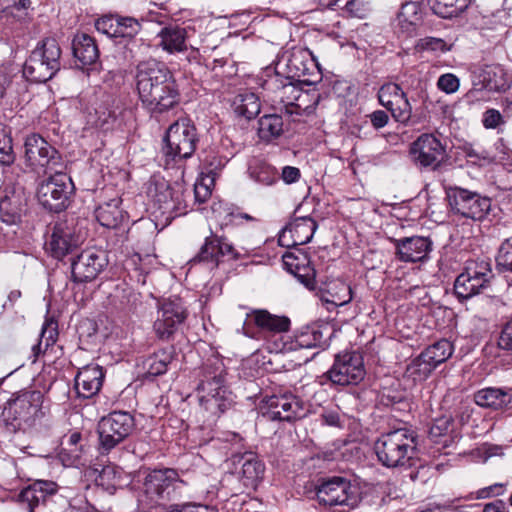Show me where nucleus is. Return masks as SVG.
<instances>
[{
    "label": "nucleus",
    "mask_w": 512,
    "mask_h": 512,
    "mask_svg": "<svg viewBox=\"0 0 512 512\" xmlns=\"http://www.w3.org/2000/svg\"><path fill=\"white\" fill-rule=\"evenodd\" d=\"M136 88L142 105L151 113L166 112L180 101L173 73L155 60L138 64Z\"/></svg>",
    "instance_id": "f257e3e1"
},
{
    "label": "nucleus",
    "mask_w": 512,
    "mask_h": 512,
    "mask_svg": "<svg viewBox=\"0 0 512 512\" xmlns=\"http://www.w3.org/2000/svg\"><path fill=\"white\" fill-rule=\"evenodd\" d=\"M417 435L408 428L382 434L374 444L378 461L387 468H409L417 458Z\"/></svg>",
    "instance_id": "f03ea898"
},
{
    "label": "nucleus",
    "mask_w": 512,
    "mask_h": 512,
    "mask_svg": "<svg viewBox=\"0 0 512 512\" xmlns=\"http://www.w3.org/2000/svg\"><path fill=\"white\" fill-rule=\"evenodd\" d=\"M60 57L61 49L56 39L46 38L31 52L23 74L31 81L46 82L59 71Z\"/></svg>",
    "instance_id": "7ed1b4c3"
},
{
    "label": "nucleus",
    "mask_w": 512,
    "mask_h": 512,
    "mask_svg": "<svg viewBox=\"0 0 512 512\" xmlns=\"http://www.w3.org/2000/svg\"><path fill=\"white\" fill-rule=\"evenodd\" d=\"M197 391L200 405L205 410L215 414L217 412L222 413L227 409L228 392L224 386L221 365L204 367Z\"/></svg>",
    "instance_id": "20e7f679"
},
{
    "label": "nucleus",
    "mask_w": 512,
    "mask_h": 512,
    "mask_svg": "<svg viewBox=\"0 0 512 512\" xmlns=\"http://www.w3.org/2000/svg\"><path fill=\"white\" fill-rule=\"evenodd\" d=\"M316 497L320 505L330 508L340 506L352 510L360 502L351 481L337 476L323 479L316 488Z\"/></svg>",
    "instance_id": "39448f33"
},
{
    "label": "nucleus",
    "mask_w": 512,
    "mask_h": 512,
    "mask_svg": "<svg viewBox=\"0 0 512 512\" xmlns=\"http://www.w3.org/2000/svg\"><path fill=\"white\" fill-rule=\"evenodd\" d=\"M197 140L194 124L187 118H181L171 124L166 132L164 154L173 160L187 159L194 153Z\"/></svg>",
    "instance_id": "423d86ee"
},
{
    "label": "nucleus",
    "mask_w": 512,
    "mask_h": 512,
    "mask_svg": "<svg viewBox=\"0 0 512 512\" xmlns=\"http://www.w3.org/2000/svg\"><path fill=\"white\" fill-rule=\"evenodd\" d=\"M184 485L176 470L155 469L146 476L144 491L148 498L160 505L179 496Z\"/></svg>",
    "instance_id": "0eeeda50"
},
{
    "label": "nucleus",
    "mask_w": 512,
    "mask_h": 512,
    "mask_svg": "<svg viewBox=\"0 0 512 512\" xmlns=\"http://www.w3.org/2000/svg\"><path fill=\"white\" fill-rule=\"evenodd\" d=\"M73 190L71 178L65 173L56 172L40 183L37 197L44 208L58 213L67 208Z\"/></svg>",
    "instance_id": "6e6552de"
},
{
    "label": "nucleus",
    "mask_w": 512,
    "mask_h": 512,
    "mask_svg": "<svg viewBox=\"0 0 512 512\" xmlns=\"http://www.w3.org/2000/svg\"><path fill=\"white\" fill-rule=\"evenodd\" d=\"M134 428L133 416L124 411H114L98 424L99 448L107 453L127 438Z\"/></svg>",
    "instance_id": "1a4fd4ad"
},
{
    "label": "nucleus",
    "mask_w": 512,
    "mask_h": 512,
    "mask_svg": "<svg viewBox=\"0 0 512 512\" xmlns=\"http://www.w3.org/2000/svg\"><path fill=\"white\" fill-rule=\"evenodd\" d=\"M324 376L334 385H357L365 377L363 357L358 352L337 354Z\"/></svg>",
    "instance_id": "9d476101"
},
{
    "label": "nucleus",
    "mask_w": 512,
    "mask_h": 512,
    "mask_svg": "<svg viewBox=\"0 0 512 512\" xmlns=\"http://www.w3.org/2000/svg\"><path fill=\"white\" fill-rule=\"evenodd\" d=\"M187 317L186 310L180 299H166L159 305L153 330L157 338L169 340Z\"/></svg>",
    "instance_id": "9b49d317"
},
{
    "label": "nucleus",
    "mask_w": 512,
    "mask_h": 512,
    "mask_svg": "<svg viewBox=\"0 0 512 512\" xmlns=\"http://www.w3.org/2000/svg\"><path fill=\"white\" fill-rule=\"evenodd\" d=\"M284 59L287 79L299 81L307 85L314 84L320 79V73H315L317 66L311 58V53L308 49L294 47L287 52Z\"/></svg>",
    "instance_id": "f8f14e48"
},
{
    "label": "nucleus",
    "mask_w": 512,
    "mask_h": 512,
    "mask_svg": "<svg viewBox=\"0 0 512 512\" xmlns=\"http://www.w3.org/2000/svg\"><path fill=\"white\" fill-rule=\"evenodd\" d=\"M262 416L268 420L291 421L301 417L302 401L292 393L272 395L263 400Z\"/></svg>",
    "instance_id": "ddd939ff"
},
{
    "label": "nucleus",
    "mask_w": 512,
    "mask_h": 512,
    "mask_svg": "<svg viewBox=\"0 0 512 512\" xmlns=\"http://www.w3.org/2000/svg\"><path fill=\"white\" fill-rule=\"evenodd\" d=\"M445 154V148L432 134H422L409 148V156L414 165L420 168H437Z\"/></svg>",
    "instance_id": "4468645a"
},
{
    "label": "nucleus",
    "mask_w": 512,
    "mask_h": 512,
    "mask_svg": "<svg viewBox=\"0 0 512 512\" xmlns=\"http://www.w3.org/2000/svg\"><path fill=\"white\" fill-rule=\"evenodd\" d=\"M80 243L81 239L75 234L73 226L67 221H59L52 227L45 246L53 257L61 259L76 249Z\"/></svg>",
    "instance_id": "2eb2a0df"
},
{
    "label": "nucleus",
    "mask_w": 512,
    "mask_h": 512,
    "mask_svg": "<svg viewBox=\"0 0 512 512\" xmlns=\"http://www.w3.org/2000/svg\"><path fill=\"white\" fill-rule=\"evenodd\" d=\"M253 323L261 332L280 334L289 331L290 319L286 316H278L265 309H253L246 314L243 324V333L248 337H254L250 328Z\"/></svg>",
    "instance_id": "dca6fc26"
},
{
    "label": "nucleus",
    "mask_w": 512,
    "mask_h": 512,
    "mask_svg": "<svg viewBox=\"0 0 512 512\" xmlns=\"http://www.w3.org/2000/svg\"><path fill=\"white\" fill-rule=\"evenodd\" d=\"M43 403L40 391H25L7 402L3 415L13 416L15 421L28 422L37 416Z\"/></svg>",
    "instance_id": "f3484780"
},
{
    "label": "nucleus",
    "mask_w": 512,
    "mask_h": 512,
    "mask_svg": "<svg viewBox=\"0 0 512 512\" xmlns=\"http://www.w3.org/2000/svg\"><path fill=\"white\" fill-rule=\"evenodd\" d=\"M105 265L103 253L90 249L84 250L72 261V279L79 283L91 281L97 277Z\"/></svg>",
    "instance_id": "a211bd4d"
},
{
    "label": "nucleus",
    "mask_w": 512,
    "mask_h": 512,
    "mask_svg": "<svg viewBox=\"0 0 512 512\" xmlns=\"http://www.w3.org/2000/svg\"><path fill=\"white\" fill-rule=\"evenodd\" d=\"M236 259L238 253L232 243L225 238L207 237L197 255L190 263H209L217 267L220 258Z\"/></svg>",
    "instance_id": "6ab92c4d"
},
{
    "label": "nucleus",
    "mask_w": 512,
    "mask_h": 512,
    "mask_svg": "<svg viewBox=\"0 0 512 512\" xmlns=\"http://www.w3.org/2000/svg\"><path fill=\"white\" fill-rule=\"evenodd\" d=\"M25 157L31 167H47L54 162L58 152L38 134L27 136Z\"/></svg>",
    "instance_id": "aec40b11"
},
{
    "label": "nucleus",
    "mask_w": 512,
    "mask_h": 512,
    "mask_svg": "<svg viewBox=\"0 0 512 512\" xmlns=\"http://www.w3.org/2000/svg\"><path fill=\"white\" fill-rule=\"evenodd\" d=\"M396 256L403 262L424 261L431 251L432 242L422 236L405 237L394 241Z\"/></svg>",
    "instance_id": "412c9836"
},
{
    "label": "nucleus",
    "mask_w": 512,
    "mask_h": 512,
    "mask_svg": "<svg viewBox=\"0 0 512 512\" xmlns=\"http://www.w3.org/2000/svg\"><path fill=\"white\" fill-rule=\"evenodd\" d=\"M104 371L97 364H89L81 368L75 377V389L83 398H91L96 395L103 384Z\"/></svg>",
    "instance_id": "4be33fe9"
},
{
    "label": "nucleus",
    "mask_w": 512,
    "mask_h": 512,
    "mask_svg": "<svg viewBox=\"0 0 512 512\" xmlns=\"http://www.w3.org/2000/svg\"><path fill=\"white\" fill-rule=\"evenodd\" d=\"M451 208L464 217L476 220L480 215V196L463 188L448 193Z\"/></svg>",
    "instance_id": "5701e85b"
},
{
    "label": "nucleus",
    "mask_w": 512,
    "mask_h": 512,
    "mask_svg": "<svg viewBox=\"0 0 512 512\" xmlns=\"http://www.w3.org/2000/svg\"><path fill=\"white\" fill-rule=\"evenodd\" d=\"M241 463L240 481L249 489H256L264 474V464L252 452H246L239 458Z\"/></svg>",
    "instance_id": "b1692460"
},
{
    "label": "nucleus",
    "mask_w": 512,
    "mask_h": 512,
    "mask_svg": "<svg viewBox=\"0 0 512 512\" xmlns=\"http://www.w3.org/2000/svg\"><path fill=\"white\" fill-rule=\"evenodd\" d=\"M157 37L160 39L159 46L170 54L185 52L188 48L186 29L178 25L163 27Z\"/></svg>",
    "instance_id": "393cba45"
},
{
    "label": "nucleus",
    "mask_w": 512,
    "mask_h": 512,
    "mask_svg": "<svg viewBox=\"0 0 512 512\" xmlns=\"http://www.w3.org/2000/svg\"><path fill=\"white\" fill-rule=\"evenodd\" d=\"M512 84V77L499 64L486 65L482 68V89L502 93Z\"/></svg>",
    "instance_id": "a878e982"
},
{
    "label": "nucleus",
    "mask_w": 512,
    "mask_h": 512,
    "mask_svg": "<svg viewBox=\"0 0 512 512\" xmlns=\"http://www.w3.org/2000/svg\"><path fill=\"white\" fill-rule=\"evenodd\" d=\"M316 229L317 223L311 217L296 218L283 230L279 242L282 244L286 233H289L293 238L292 245L306 244L311 241Z\"/></svg>",
    "instance_id": "bb28decb"
},
{
    "label": "nucleus",
    "mask_w": 512,
    "mask_h": 512,
    "mask_svg": "<svg viewBox=\"0 0 512 512\" xmlns=\"http://www.w3.org/2000/svg\"><path fill=\"white\" fill-rule=\"evenodd\" d=\"M74 57L84 66L96 63L99 58V49L96 41L88 34H77L72 42Z\"/></svg>",
    "instance_id": "cd10ccee"
},
{
    "label": "nucleus",
    "mask_w": 512,
    "mask_h": 512,
    "mask_svg": "<svg viewBox=\"0 0 512 512\" xmlns=\"http://www.w3.org/2000/svg\"><path fill=\"white\" fill-rule=\"evenodd\" d=\"M55 492V484L45 481H38L33 485L24 488L18 498L23 504H27L28 511L34 512V509L46 498Z\"/></svg>",
    "instance_id": "c85d7f7f"
},
{
    "label": "nucleus",
    "mask_w": 512,
    "mask_h": 512,
    "mask_svg": "<svg viewBox=\"0 0 512 512\" xmlns=\"http://www.w3.org/2000/svg\"><path fill=\"white\" fill-rule=\"evenodd\" d=\"M396 20L397 25L403 32H414L422 21V2L420 0H410L403 3Z\"/></svg>",
    "instance_id": "c756f323"
},
{
    "label": "nucleus",
    "mask_w": 512,
    "mask_h": 512,
    "mask_svg": "<svg viewBox=\"0 0 512 512\" xmlns=\"http://www.w3.org/2000/svg\"><path fill=\"white\" fill-rule=\"evenodd\" d=\"M454 291L460 300H468L480 292V272L466 267L455 280Z\"/></svg>",
    "instance_id": "7c9ffc66"
},
{
    "label": "nucleus",
    "mask_w": 512,
    "mask_h": 512,
    "mask_svg": "<svg viewBox=\"0 0 512 512\" xmlns=\"http://www.w3.org/2000/svg\"><path fill=\"white\" fill-rule=\"evenodd\" d=\"M25 207V199L22 195L13 192L0 200V219L7 225L17 224Z\"/></svg>",
    "instance_id": "2f4dec72"
},
{
    "label": "nucleus",
    "mask_w": 512,
    "mask_h": 512,
    "mask_svg": "<svg viewBox=\"0 0 512 512\" xmlns=\"http://www.w3.org/2000/svg\"><path fill=\"white\" fill-rule=\"evenodd\" d=\"M120 204L121 200L119 198H114L101 204L95 210L98 222L107 228H117L124 221L126 216L120 208Z\"/></svg>",
    "instance_id": "473e14b6"
},
{
    "label": "nucleus",
    "mask_w": 512,
    "mask_h": 512,
    "mask_svg": "<svg viewBox=\"0 0 512 512\" xmlns=\"http://www.w3.org/2000/svg\"><path fill=\"white\" fill-rule=\"evenodd\" d=\"M162 190L156 195V202L165 212H174L176 214L185 213V206H182V192L175 190L165 183L160 184Z\"/></svg>",
    "instance_id": "72a5a7b5"
},
{
    "label": "nucleus",
    "mask_w": 512,
    "mask_h": 512,
    "mask_svg": "<svg viewBox=\"0 0 512 512\" xmlns=\"http://www.w3.org/2000/svg\"><path fill=\"white\" fill-rule=\"evenodd\" d=\"M432 12L442 18H452L465 11L470 0H427Z\"/></svg>",
    "instance_id": "f704fd0d"
},
{
    "label": "nucleus",
    "mask_w": 512,
    "mask_h": 512,
    "mask_svg": "<svg viewBox=\"0 0 512 512\" xmlns=\"http://www.w3.org/2000/svg\"><path fill=\"white\" fill-rule=\"evenodd\" d=\"M235 112L250 120L256 117L260 112V100L258 96L252 92H245L235 97L234 102Z\"/></svg>",
    "instance_id": "c9c22d12"
},
{
    "label": "nucleus",
    "mask_w": 512,
    "mask_h": 512,
    "mask_svg": "<svg viewBox=\"0 0 512 512\" xmlns=\"http://www.w3.org/2000/svg\"><path fill=\"white\" fill-rule=\"evenodd\" d=\"M283 133V119L277 114H267L258 121V135L264 141H271Z\"/></svg>",
    "instance_id": "e433bc0d"
},
{
    "label": "nucleus",
    "mask_w": 512,
    "mask_h": 512,
    "mask_svg": "<svg viewBox=\"0 0 512 512\" xmlns=\"http://www.w3.org/2000/svg\"><path fill=\"white\" fill-rule=\"evenodd\" d=\"M250 177L265 186H271L278 181L277 170L264 160H254L249 166Z\"/></svg>",
    "instance_id": "4c0bfd02"
},
{
    "label": "nucleus",
    "mask_w": 512,
    "mask_h": 512,
    "mask_svg": "<svg viewBox=\"0 0 512 512\" xmlns=\"http://www.w3.org/2000/svg\"><path fill=\"white\" fill-rule=\"evenodd\" d=\"M420 354L435 369L438 365L444 363L451 357L453 354V345L448 340L443 339L427 347Z\"/></svg>",
    "instance_id": "58836bf2"
},
{
    "label": "nucleus",
    "mask_w": 512,
    "mask_h": 512,
    "mask_svg": "<svg viewBox=\"0 0 512 512\" xmlns=\"http://www.w3.org/2000/svg\"><path fill=\"white\" fill-rule=\"evenodd\" d=\"M433 370V366L420 354L407 364L404 377L410 379L413 383L423 382Z\"/></svg>",
    "instance_id": "ea45409f"
},
{
    "label": "nucleus",
    "mask_w": 512,
    "mask_h": 512,
    "mask_svg": "<svg viewBox=\"0 0 512 512\" xmlns=\"http://www.w3.org/2000/svg\"><path fill=\"white\" fill-rule=\"evenodd\" d=\"M172 360V353L166 350H160L146 359L144 366L147 374L159 376L167 371L168 364Z\"/></svg>",
    "instance_id": "a19ab883"
},
{
    "label": "nucleus",
    "mask_w": 512,
    "mask_h": 512,
    "mask_svg": "<svg viewBox=\"0 0 512 512\" xmlns=\"http://www.w3.org/2000/svg\"><path fill=\"white\" fill-rule=\"evenodd\" d=\"M121 470L115 466H105L95 479L96 485L106 492L114 493L116 486L119 485Z\"/></svg>",
    "instance_id": "79ce46f5"
},
{
    "label": "nucleus",
    "mask_w": 512,
    "mask_h": 512,
    "mask_svg": "<svg viewBox=\"0 0 512 512\" xmlns=\"http://www.w3.org/2000/svg\"><path fill=\"white\" fill-rule=\"evenodd\" d=\"M57 324L53 321H46L42 327L39 342L33 346L35 356L44 353L57 340Z\"/></svg>",
    "instance_id": "37998d69"
},
{
    "label": "nucleus",
    "mask_w": 512,
    "mask_h": 512,
    "mask_svg": "<svg viewBox=\"0 0 512 512\" xmlns=\"http://www.w3.org/2000/svg\"><path fill=\"white\" fill-rule=\"evenodd\" d=\"M388 111L396 122L408 125L412 118V106L406 93L401 95Z\"/></svg>",
    "instance_id": "c03bdc74"
},
{
    "label": "nucleus",
    "mask_w": 512,
    "mask_h": 512,
    "mask_svg": "<svg viewBox=\"0 0 512 512\" xmlns=\"http://www.w3.org/2000/svg\"><path fill=\"white\" fill-rule=\"evenodd\" d=\"M404 93L405 92L400 85L389 82L380 87L378 91V100L383 107L389 110L393 107V103H395Z\"/></svg>",
    "instance_id": "a18cd8bd"
},
{
    "label": "nucleus",
    "mask_w": 512,
    "mask_h": 512,
    "mask_svg": "<svg viewBox=\"0 0 512 512\" xmlns=\"http://www.w3.org/2000/svg\"><path fill=\"white\" fill-rule=\"evenodd\" d=\"M141 23L138 19L128 16L118 17L115 38H133L141 31Z\"/></svg>",
    "instance_id": "49530a36"
},
{
    "label": "nucleus",
    "mask_w": 512,
    "mask_h": 512,
    "mask_svg": "<svg viewBox=\"0 0 512 512\" xmlns=\"http://www.w3.org/2000/svg\"><path fill=\"white\" fill-rule=\"evenodd\" d=\"M507 401V394L496 388H482V408L490 407L493 409L502 408Z\"/></svg>",
    "instance_id": "de8ad7c7"
},
{
    "label": "nucleus",
    "mask_w": 512,
    "mask_h": 512,
    "mask_svg": "<svg viewBox=\"0 0 512 512\" xmlns=\"http://www.w3.org/2000/svg\"><path fill=\"white\" fill-rule=\"evenodd\" d=\"M14 161L12 140L4 124L0 123V163L10 165Z\"/></svg>",
    "instance_id": "09e8293b"
},
{
    "label": "nucleus",
    "mask_w": 512,
    "mask_h": 512,
    "mask_svg": "<svg viewBox=\"0 0 512 512\" xmlns=\"http://www.w3.org/2000/svg\"><path fill=\"white\" fill-rule=\"evenodd\" d=\"M82 436L79 432H72L64 436L62 441V450L68 451L71 457V464H74L80 457L82 446L80 444Z\"/></svg>",
    "instance_id": "8fccbe9b"
},
{
    "label": "nucleus",
    "mask_w": 512,
    "mask_h": 512,
    "mask_svg": "<svg viewBox=\"0 0 512 512\" xmlns=\"http://www.w3.org/2000/svg\"><path fill=\"white\" fill-rule=\"evenodd\" d=\"M282 258L284 266L290 273L295 272L302 265H307L309 260L307 253L301 250L286 252Z\"/></svg>",
    "instance_id": "3c124183"
},
{
    "label": "nucleus",
    "mask_w": 512,
    "mask_h": 512,
    "mask_svg": "<svg viewBox=\"0 0 512 512\" xmlns=\"http://www.w3.org/2000/svg\"><path fill=\"white\" fill-rule=\"evenodd\" d=\"M452 45L441 38L425 37L418 41L417 48L423 51L445 53L451 50Z\"/></svg>",
    "instance_id": "603ef678"
},
{
    "label": "nucleus",
    "mask_w": 512,
    "mask_h": 512,
    "mask_svg": "<svg viewBox=\"0 0 512 512\" xmlns=\"http://www.w3.org/2000/svg\"><path fill=\"white\" fill-rule=\"evenodd\" d=\"M118 17L119 15L109 14L98 18L95 21L96 30L104 35L115 38V34L117 33L116 25Z\"/></svg>",
    "instance_id": "864d4df0"
},
{
    "label": "nucleus",
    "mask_w": 512,
    "mask_h": 512,
    "mask_svg": "<svg viewBox=\"0 0 512 512\" xmlns=\"http://www.w3.org/2000/svg\"><path fill=\"white\" fill-rule=\"evenodd\" d=\"M371 10L368 0H350L345 5V11L349 16L364 19Z\"/></svg>",
    "instance_id": "5fc2aeb1"
},
{
    "label": "nucleus",
    "mask_w": 512,
    "mask_h": 512,
    "mask_svg": "<svg viewBox=\"0 0 512 512\" xmlns=\"http://www.w3.org/2000/svg\"><path fill=\"white\" fill-rule=\"evenodd\" d=\"M292 274L308 289L313 290L315 288L316 272L315 269L311 266L310 259L308 260L307 265H302Z\"/></svg>",
    "instance_id": "6e6d98bb"
},
{
    "label": "nucleus",
    "mask_w": 512,
    "mask_h": 512,
    "mask_svg": "<svg viewBox=\"0 0 512 512\" xmlns=\"http://www.w3.org/2000/svg\"><path fill=\"white\" fill-rule=\"evenodd\" d=\"M496 263L498 267L512 271V238L506 239L500 246L496 256Z\"/></svg>",
    "instance_id": "4d7b16f0"
},
{
    "label": "nucleus",
    "mask_w": 512,
    "mask_h": 512,
    "mask_svg": "<svg viewBox=\"0 0 512 512\" xmlns=\"http://www.w3.org/2000/svg\"><path fill=\"white\" fill-rule=\"evenodd\" d=\"M451 426L450 417L443 416L435 419L430 426L429 435L432 439L437 440L441 436L446 435Z\"/></svg>",
    "instance_id": "13d9d810"
},
{
    "label": "nucleus",
    "mask_w": 512,
    "mask_h": 512,
    "mask_svg": "<svg viewBox=\"0 0 512 512\" xmlns=\"http://www.w3.org/2000/svg\"><path fill=\"white\" fill-rule=\"evenodd\" d=\"M482 123L487 129H498L505 124V120L503 115L498 110L488 109L484 113Z\"/></svg>",
    "instance_id": "bf43d9fd"
},
{
    "label": "nucleus",
    "mask_w": 512,
    "mask_h": 512,
    "mask_svg": "<svg viewBox=\"0 0 512 512\" xmlns=\"http://www.w3.org/2000/svg\"><path fill=\"white\" fill-rule=\"evenodd\" d=\"M437 86L447 94L454 93L459 88V79L451 73L443 74L439 77Z\"/></svg>",
    "instance_id": "052dcab7"
},
{
    "label": "nucleus",
    "mask_w": 512,
    "mask_h": 512,
    "mask_svg": "<svg viewBox=\"0 0 512 512\" xmlns=\"http://www.w3.org/2000/svg\"><path fill=\"white\" fill-rule=\"evenodd\" d=\"M166 512H216V510L206 505L186 503L172 505Z\"/></svg>",
    "instance_id": "680f3d73"
},
{
    "label": "nucleus",
    "mask_w": 512,
    "mask_h": 512,
    "mask_svg": "<svg viewBox=\"0 0 512 512\" xmlns=\"http://www.w3.org/2000/svg\"><path fill=\"white\" fill-rule=\"evenodd\" d=\"M505 350H512V320L503 328L498 339V347Z\"/></svg>",
    "instance_id": "e2e57ef3"
},
{
    "label": "nucleus",
    "mask_w": 512,
    "mask_h": 512,
    "mask_svg": "<svg viewBox=\"0 0 512 512\" xmlns=\"http://www.w3.org/2000/svg\"><path fill=\"white\" fill-rule=\"evenodd\" d=\"M368 117L372 127L376 130L385 127L389 122V115L383 110L373 111Z\"/></svg>",
    "instance_id": "0e129e2a"
},
{
    "label": "nucleus",
    "mask_w": 512,
    "mask_h": 512,
    "mask_svg": "<svg viewBox=\"0 0 512 512\" xmlns=\"http://www.w3.org/2000/svg\"><path fill=\"white\" fill-rule=\"evenodd\" d=\"M281 177L287 184L296 182L300 177V170L293 166H285L282 169Z\"/></svg>",
    "instance_id": "69168bd1"
},
{
    "label": "nucleus",
    "mask_w": 512,
    "mask_h": 512,
    "mask_svg": "<svg viewBox=\"0 0 512 512\" xmlns=\"http://www.w3.org/2000/svg\"><path fill=\"white\" fill-rule=\"evenodd\" d=\"M210 194H211V192L206 185H204L203 183L195 184L194 196L198 202H200V203L205 202L209 198Z\"/></svg>",
    "instance_id": "338daca9"
},
{
    "label": "nucleus",
    "mask_w": 512,
    "mask_h": 512,
    "mask_svg": "<svg viewBox=\"0 0 512 512\" xmlns=\"http://www.w3.org/2000/svg\"><path fill=\"white\" fill-rule=\"evenodd\" d=\"M506 504L503 500H494L484 504L482 512H505Z\"/></svg>",
    "instance_id": "774afa93"
}]
</instances>
